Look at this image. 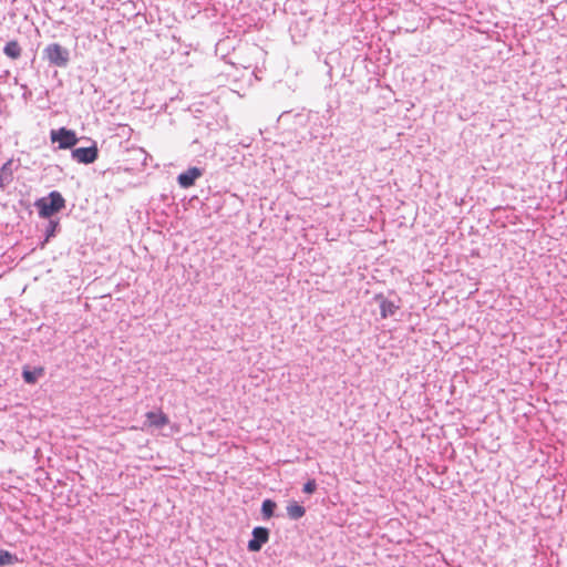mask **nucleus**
Returning <instances> with one entry per match:
<instances>
[{"label":"nucleus","mask_w":567,"mask_h":567,"mask_svg":"<svg viewBox=\"0 0 567 567\" xmlns=\"http://www.w3.org/2000/svg\"><path fill=\"white\" fill-rule=\"evenodd\" d=\"M39 215L49 218L65 207V199L59 192H51L48 197H42L35 202Z\"/></svg>","instance_id":"1"},{"label":"nucleus","mask_w":567,"mask_h":567,"mask_svg":"<svg viewBox=\"0 0 567 567\" xmlns=\"http://www.w3.org/2000/svg\"><path fill=\"white\" fill-rule=\"evenodd\" d=\"M50 138L52 143H58L61 150L72 148L79 141L75 132L65 127L52 130Z\"/></svg>","instance_id":"2"},{"label":"nucleus","mask_w":567,"mask_h":567,"mask_svg":"<svg viewBox=\"0 0 567 567\" xmlns=\"http://www.w3.org/2000/svg\"><path fill=\"white\" fill-rule=\"evenodd\" d=\"M44 56L48 61L55 65L63 68L69 62V51L59 43H51L44 49Z\"/></svg>","instance_id":"3"},{"label":"nucleus","mask_w":567,"mask_h":567,"mask_svg":"<svg viewBox=\"0 0 567 567\" xmlns=\"http://www.w3.org/2000/svg\"><path fill=\"white\" fill-rule=\"evenodd\" d=\"M97 147L96 146H90V147H79L72 151V157L78 163L83 164H91L96 161L97 158Z\"/></svg>","instance_id":"4"},{"label":"nucleus","mask_w":567,"mask_h":567,"mask_svg":"<svg viewBox=\"0 0 567 567\" xmlns=\"http://www.w3.org/2000/svg\"><path fill=\"white\" fill-rule=\"evenodd\" d=\"M268 539L269 530L266 527H255L252 530V539L248 542V549L250 551H259Z\"/></svg>","instance_id":"5"},{"label":"nucleus","mask_w":567,"mask_h":567,"mask_svg":"<svg viewBox=\"0 0 567 567\" xmlns=\"http://www.w3.org/2000/svg\"><path fill=\"white\" fill-rule=\"evenodd\" d=\"M145 427L161 429L169 423L168 416L159 409L157 411H150L145 414Z\"/></svg>","instance_id":"6"},{"label":"nucleus","mask_w":567,"mask_h":567,"mask_svg":"<svg viewBox=\"0 0 567 567\" xmlns=\"http://www.w3.org/2000/svg\"><path fill=\"white\" fill-rule=\"evenodd\" d=\"M202 176V171L197 167H190L186 172L178 175V184L183 188H188L195 184V181Z\"/></svg>","instance_id":"7"},{"label":"nucleus","mask_w":567,"mask_h":567,"mask_svg":"<svg viewBox=\"0 0 567 567\" xmlns=\"http://www.w3.org/2000/svg\"><path fill=\"white\" fill-rule=\"evenodd\" d=\"M3 53L11 60H18L22 54V48L17 40H11L4 45Z\"/></svg>","instance_id":"8"},{"label":"nucleus","mask_w":567,"mask_h":567,"mask_svg":"<svg viewBox=\"0 0 567 567\" xmlns=\"http://www.w3.org/2000/svg\"><path fill=\"white\" fill-rule=\"evenodd\" d=\"M380 299V315L382 318H388L389 316L394 315V312L398 310V306L388 299L382 298L381 296L377 297Z\"/></svg>","instance_id":"9"},{"label":"nucleus","mask_w":567,"mask_h":567,"mask_svg":"<svg viewBox=\"0 0 567 567\" xmlns=\"http://www.w3.org/2000/svg\"><path fill=\"white\" fill-rule=\"evenodd\" d=\"M44 374V368L38 367L34 368V370H27L24 369L22 372L23 380L29 384H34L38 380V378L42 377Z\"/></svg>","instance_id":"10"},{"label":"nucleus","mask_w":567,"mask_h":567,"mask_svg":"<svg viewBox=\"0 0 567 567\" xmlns=\"http://www.w3.org/2000/svg\"><path fill=\"white\" fill-rule=\"evenodd\" d=\"M287 513L291 518L298 519L305 515L306 511L297 502H291L287 506Z\"/></svg>","instance_id":"11"},{"label":"nucleus","mask_w":567,"mask_h":567,"mask_svg":"<svg viewBox=\"0 0 567 567\" xmlns=\"http://www.w3.org/2000/svg\"><path fill=\"white\" fill-rule=\"evenodd\" d=\"M276 508V503L271 499H266L262 503L261 512L265 518H270L274 515V511Z\"/></svg>","instance_id":"12"},{"label":"nucleus","mask_w":567,"mask_h":567,"mask_svg":"<svg viewBox=\"0 0 567 567\" xmlns=\"http://www.w3.org/2000/svg\"><path fill=\"white\" fill-rule=\"evenodd\" d=\"M316 488L317 484L315 480H310L303 485V492L307 494H312L316 491Z\"/></svg>","instance_id":"13"},{"label":"nucleus","mask_w":567,"mask_h":567,"mask_svg":"<svg viewBox=\"0 0 567 567\" xmlns=\"http://www.w3.org/2000/svg\"><path fill=\"white\" fill-rule=\"evenodd\" d=\"M56 226H58L56 221H50V229L48 231L47 240L49 239L50 236H52L54 234Z\"/></svg>","instance_id":"14"},{"label":"nucleus","mask_w":567,"mask_h":567,"mask_svg":"<svg viewBox=\"0 0 567 567\" xmlns=\"http://www.w3.org/2000/svg\"><path fill=\"white\" fill-rule=\"evenodd\" d=\"M10 164H11V161H8V163L4 164L3 168H6Z\"/></svg>","instance_id":"15"}]
</instances>
